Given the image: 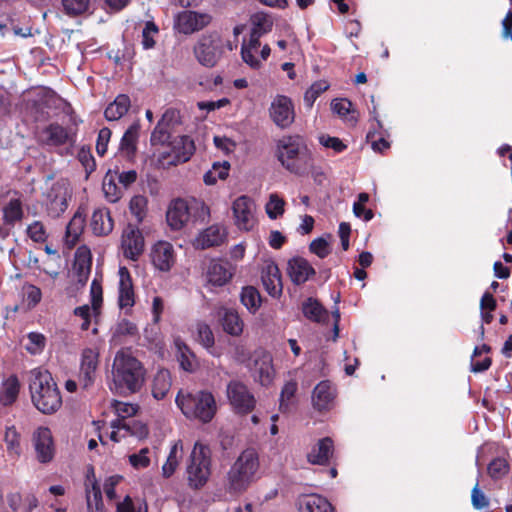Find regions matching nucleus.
<instances>
[{
    "label": "nucleus",
    "instance_id": "nucleus-4",
    "mask_svg": "<svg viewBox=\"0 0 512 512\" xmlns=\"http://www.w3.org/2000/svg\"><path fill=\"white\" fill-rule=\"evenodd\" d=\"M29 388L32 403L43 414H52L61 407L60 391L47 370H32Z\"/></svg>",
    "mask_w": 512,
    "mask_h": 512
},
{
    "label": "nucleus",
    "instance_id": "nucleus-21",
    "mask_svg": "<svg viewBox=\"0 0 512 512\" xmlns=\"http://www.w3.org/2000/svg\"><path fill=\"white\" fill-rule=\"evenodd\" d=\"M336 390L330 381H321L316 385L312 393L313 406L319 410H329L334 402Z\"/></svg>",
    "mask_w": 512,
    "mask_h": 512
},
{
    "label": "nucleus",
    "instance_id": "nucleus-38",
    "mask_svg": "<svg viewBox=\"0 0 512 512\" xmlns=\"http://www.w3.org/2000/svg\"><path fill=\"white\" fill-rule=\"evenodd\" d=\"M183 457V444L181 440L174 442L171 446L166 462L162 466V475L165 478L171 477L176 471L180 460Z\"/></svg>",
    "mask_w": 512,
    "mask_h": 512
},
{
    "label": "nucleus",
    "instance_id": "nucleus-27",
    "mask_svg": "<svg viewBox=\"0 0 512 512\" xmlns=\"http://www.w3.org/2000/svg\"><path fill=\"white\" fill-rule=\"evenodd\" d=\"M90 228L96 236H106L113 230V220L107 208H97L90 219Z\"/></svg>",
    "mask_w": 512,
    "mask_h": 512
},
{
    "label": "nucleus",
    "instance_id": "nucleus-47",
    "mask_svg": "<svg viewBox=\"0 0 512 512\" xmlns=\"http://www.w3.org/2000/svg\"><path fill=\"white\" fill-rule=\"evenodd\" d=\"M240 300L252 314H255L261 305V296L258 290L253 286H246L242 289Z\"/></svg>",
    "mask_w": 512,
    "mask_h": 512
},
{
    "label": "nucleus",
    "instance_id": "nucleus-63",
    "mask_svg": "<svg viewBox=\"0 0 512 512\" xmlns=\"http://www.w3.org/2000/svg\"><path fill=\"white\" fill-rule=\"evenodd\" d=\"M158 33V27L151 21L146 22L142 31V45L145 49L153 48L155 45L154 36Z\"/></svg>",
    "mask_w": 512,
    "mask_h": 512
},
{
    "label": "nucleus",
    "instance_id": "nucleus-37",
    "mask_svg": "<svg viewBox=\"0 0 512 512\" xmlns=\"http://www.w3.org/2000/svg\"><path fill=\"white\" fill-rule=\"evenodd\" d=\"M171 388V375L166 369H160L154 376L152 383V395L161 400L166 397Z\"/></svg>",
    "mask_w": 512,
    "mask_h": 512
},
{
    "label": "nucleus",
    "instance_id": "nucleus-61",
    "mask_svg": "<svg viewBox=\"0 0 512 512\" xmlns=\"http://www.w3.org/2000/svg\"><path fill=\"white\" fill-rule=\"evenodd\" d=\"M147 200L145 197L137 195L130 201V212L138 221H142L146 213Z\"/></svg>",
    "mask_w": 512,
    "mask_h": 512
},
{
    "label": "nucleus",
    "instance_id": "nucleus-3",
    "mask_svg": "<svg viewBox=\"0 0 512 512\" xmlns=\"http://www.w3.org/2000/svg\"><path fill=\"white\" fill-rule=\"evenodd\" d=\"M277 159L290 173L302 176L313 166V154L300 135H286L277 141Z\"/></svg>",
    "mask_w": 512,
    "mask_h": 512
},
{
    "label": "nucleus",
    "instance_id": "nucleus-16",
    "mask_svg": "<svg viewBox=\"0 0 512 512\" xmlns=\"http://www.w3.org/2000/svg\"><path fill=\"white\" fill-rule=\"evenodd\" d=\"M121 246L124 256L131 260H136L144 250V239L140 230L129 224L123 230Z\"/></svg>",
    "mask_w": 512,
    "mask_h": 512
},
{
    "label": "nucleus",
    "instance_id": "nucleus-31",
    "mask_svg": "<svg viewBox=\"0 0 512 512\" xmlns=\"http://www.w3.org/2000/svg\"><path fill=\"white\" fill-rule=\"evenodd\" d=\"M223 330L231 336H240L244 329V322L238 312L231 308H221L219 312Z\"/></svg>",
    "mask_w": 512,
    "mask_h": 512
},
{
    "label": "nucleus",
    "instance_id": "nucleus-11",
    "mask_svg": "<svg viewBox=\"0 0 512 512\" xmlns=\"http://www.w3.org/2000/svg\"><path fill=\"white\" fill-rule=\"evenodd\" d=\"M169 149L170 152L168 153L167 161L165 162L166 151L163 152L160 161L162 164L177 165L179 163H184L191 158L195 151V144L189 136H177L169 142Z\"/></svg>",
    "mask_w": 512,
    "mask_h": 512
},
{
    "label": "nucleus",
    "instance_id": "nucleus-49",
    "mask_svg": "<svg viewBox=\"0 0 512 512\" xmlns=\"http://www.w3.org/2000/svg\"><path fill=\"white\" fill-rule=\"evenodd\" d=\"M66 15L74 17L86 13L90 7V0H61Z\"/></svg>",
    "mask_w": 512,
    "mask_h": 512
},
{
    "label": "nucleus",
    "instance_id": "nucleus-64",
    "mask_svg": "<svg viewBox=\"0 0 512 512\" xmlns=\"http://www.w3.org/2000/svg\"><path fill=\"white\" fill-rule=\"evenodd\" d=\"M117 512H147L146 504L135 506L130 496H126L123 501L117 503Z\"/></svg>",
    "mask_w": 512,
    "mask_h": 512
},
{
    "label": "nucleus",
    "instance_id": "nucleus-56",
    "mask_svg": "<svg viewBox=\"0 0 512 512\" xmlns=\"http://www.w3.org/2000/svg\"><path fill=\"white\" fill-rule=\"evenodd\" d=\"M171 135L169 132V128L166 126H163L160 123H157L156 127L151 133L150 142L152 145H165L169 147V142Z\"/></svg>",
    "mask_w": 512,
    "mask_h": 512
},
{
    "label": "nucleus",
    "instance_id": "nucleus-30",
    "mask_svg": "<svg viewBox=\"0 0 512 512\" xmlns=\"http://www.w3.org/2000/svg\"><path fill=\"white\" fill-rule=\"evenodd\" d=\"M91 271V255L86 247H80L76 251L75 261L73 264V273L79 284L84 285Z\"/></svg>",
    "mask_w": 512,
    "mask_h": 512
},
{
    "label": "nucleus",
    "instance_id": "nucleus-24",
    "mask_svg": "<svg viewBox=\"0 0 512 512\" xmlns=\"http://www.w3.org/2000/svg\"><path fill=\"white\" fill-rule=\"evenodd\" d=\"M297 506L299 512H334L330 502L318 494L299 496Z\"/></svg>",
    "mask_w": 512,
    "mask_h": 512
},
{
    "label": "nucleus",
    "instance_id": "nucleus-29",
    "mask_svg": "<svg viewBox=\"0 0 512 512\" xmlns=\"http://www.w3.org/2000/svg\"><path fill=\"white\" fill-rule=\"evenodd\" d=\"M334 444L331 438L325 437L311 449L307 455L308 462L316 465H325L333 455Z\"/></svg>",
    "mask_w": 512,
    "mask_h": 512
},
{
    "label": "nucleus",
    "instance_id": "nucleus-55",
    "mask_svg": "<svg viewBox=\"0 0 512 512\" xmlns=\"http://www.w3.org/2000/svg\"><path fill=\"white\" fill-rule=\"evenodd\" d=\"M285 201L277 194H271L266 204V213L271 219H277L284 213Z\"/></svg>",
    "mask_w": 512,
    "mask_h": 512
},
{
    "label": "nucleus",
    "instance_id": "nucleus-46",
    "mask_svg": "<svg viewBox=\"0 0 512 512\" xmlns=\"http://www.w3.org/2000/svg\"><path fill=\"white\" fill-rule=\"evenodd\" d=\"M20 384L15 376L9 377L0 392V402L4 406L11 405L18 397Z\"/></svg>",
    "mask_w": 512,
    "mask_h": 512
},
{
    "label": "nucleus",
    "instance_id": "nucleus-48",
    "mask_svg": "<svg viewBox=\"0 0 512 512\" xmlns=\"http://www.w3.org/2000/svg\"><path fill=\"white\" fill-rule=\"evenodd\" d=\"M23 217L22 203L19 199H11L3 207V221L5 224L13 226Z\"/></svg>",
    "mask_w": 512,
    "mask_h": 512
},
{
    "label": "nucleus",
    "instance_id": "nucleus-18",
    "mask_svg": "<svg viewBox=\"0 0 512 512\" xmlns=\"http://www.w3.org/2000/svg\"><path fill=\"white\" fill-rule=\"evenodd\" d=\"M151 260L156 269L163 272L169 271L175 263L172 244L166 241L157 242L152 248Z\"/></svg>",
    "mask_w": 512,
    "mask_h": 512
},
{
    "label": "nucleus",
    "instance_id": "nucleus-59",
    "mask_svg": "<svg viewBox=\"0 0 512 512\" xmlns=\"http://www.w3.org/2000/svg\"><path fill=\"white\" fill-rule=\"evenodd\" d=\"M309 250L311 253L317 255L319 258L323 259L327 257L331 252V247L329 242L324 237H319L314 239L310 245Z\"/></svg>",
    "mask_w": 512,
    "mask_h": 512
},
{
    "label": "nucleus",
    "instance_id": "nucleus-17",
    "mask_svg": "<svg viewBox=\"0 0 512 512\" xmlns=\"http://www.w3.org/2000/svg\"><path fill=\"white\" fill-rule=\"evenodd\" d=\"M210 21L211 17L208 14L184 11L178 14L176 26L179 32L183 34H191L207 26Z\"/></svg>",
    "mask_w": 512,
    "mask_h": 512
},
{
    "label": "nucleus",
    "instance_id": "nucleus-42",
    "mask_svg": "<svg viewBox=\"0 0 512 512\" xmlns=\"http://www.w3.org/2000/svg\"><path fill=\"white\" fill-rule=\"evenodd\" d=\"M352 106V103L345 98L334 99L331 102V109L334 113H336L348 124L355 125L357 122V116H355V112L353 111Z\"/></svg>",
    "mask_w": 512,
    "mask_h": 512
},
{
    "label": "nucleus",
    "instance_id": "nucleus-1",
    "mask_svg": "<svg viewBox=\"0 0 512 512\" xmlns=\"http://www.w3.org/2000/svg\"><path fill=\"white\" fill-rule=\"evenodd\" d=\"M111 373V390L123 396L139 392L146 379L143 364L127 350L115 354Z\"/></svg>",
    "mask_w": 512,
    "mask_h": 512
},
{
    "label": "nucleus",
    "instance_id": "nucleus-25",
    "mask_svg": "<svg viewBox=\"0 0 512 512\" xmlns=\"http://www.w3.org/2000/svg\"><path fill=\"white\" fill-rule=\"evenodd\" d=\"M226 239V231L220 225H212L201 232L195 240V246L207 249L221 245Z\"/></svg>",
    "mask_w": 512,
    "mask_h": 512
},
{
    "label": "nucleus",
    "instance_id": "nucleus-10",
    "mask_svg": "<svg viewBox=\"0 0 512 512\" xmlns=\"http://www.w3.org/2000/svg\"><path fill=\"white\" fill-rule=\"evenodd\" d=\"M269 116L278 128L290 127L295 120V108L292 100L285 95H277L270 104Z\"/></svg>",
    "mask_w": 512,
    "mask_h": 512
},
{
    "label": "nucleus",
    "instance_id": "nucleus-39",
    "mask_svg": "<svg viewBox=\"0 0 512 512\" xmlns=\"http://www.w3.org/2000/svg\"><path fill=\"white\" fill-rule=\"evenodd\" d=\"M302 312L307 319L316 323H322L328 319V311L313 298L303 302Z\"/></svg>",
    "mask_w": 512,
    "mask_h": 512
},
{
    "label": "nucleus",
    "instance_id": "nucleus-5",
    "mask_svg": "<svg viewBox=\"0 0 512 512\" xmlns=\"http://www.w3.org/2000/svg\"><path fill=\"white\" fill-rule=\"evenodd\" d=\"M175 401L187 418L197 419L203 423L210 422L217 410L214 396L207 391L195 394L180 391Z\"/></svg>",
    "mask_w": 512,
    "mask_h": 512
},
{
    "label": "nucleus",
    "instance_id": "nucleus-57",
    "mask_svg": "<svg viewBox=\"0 0 512 512\" xmlns=\"http://www.w3.org/2000/svg\"><path fill=\"white\" fill-rule=\"evenodd\" d=\"M198 340L201 345L206 348L210 353H213L211 349L214 346V335L211 328L204 323L198 324L197 326Z\"/></svg>",
    "mask_w": 512,
    "mask_h": 512
},
{
    "label": "nucleus",
    "instance_id": "nucleus-52",
    "mask_svg": "<svg viewBox=\"0 0 512 512\" xmlns=\"http://www.w3.org/2000/svg\"><path fill=\"white\" fill-rule=\"evenodd\" d=\"M329 88L325 80L314 82L304 94V103L307 107H312L316 99Z\"/></svg>",
    "mask_w": 512,
    "mask_h": 512
},
{
    "label": "nucleus",
    "instance_id": "nucleus-40",
    "mask_svg": "<svg viewBox=\"0 0 512 512\" xmlns=\"http://www.w3.org/2000/svg\"><path fill=\"white\" fill-rule=\"evenodd\" d=\"M130 107V99L127 95L121 94L116 97L105 109L104 115L108 121H116L125 115Z\"/></svg>",
    "mask_w": 512,
    "mask_h": 512
},
{
    "label": "nucleus",
    "instance_id": "nucleus-43",
    "mask_svg": "<svg viewBox=\"0 0 512 512\" xmlns=\"http://www.w3.org/2000/svg\"><path fill=\"white\" fill-rule=\"evenodd\" d=\"M250 21L252 25L250 35H257L259 38L270 32L273 26L272 18L264 12L254 13Z\"/></svg>",
    "mask_w": 512,
    "mask_h": 512
},
{
    "label": "nucleus",
    "instance_id": "nucleus-13",
    "mask_svg": "<svg viewBox=\"0 0 512 512\" xmlns=\"http://www.w3.org/2000/svg\"><path fill=\"white\" fill-rule=\"evenodd\" d=\"M71 197L69 186L65 181L55 182L46 193V205L48 214L54 218L59 217L68 208V200Z\"/></svg>",
    "mask_w": 512,
    "mask_h": 512
},
{
    "label": "nucleus",
    "instance_id": "nucleus-14",
    "mask_svg": "<svg viewBox=\"0 0 512 512\" xmlns=\"http://www.w3.org/2000/svg\"><path fill=\"white\" fill-rule=\"evenodd\" d=\"M113 431L110 439L119 442L122 438L132 436L137 439H144L148 436V428L146 424L135 419H116L111 422Z\"/></svg>",
    "mask_w": 512,
    "mask_h": 512
},
{
    "label": "nucleus",
    "instance_id": "nucleus-26",
    "mask_svg": "<svg viewBox=\"0 0 512 512\" xmlns=\"http://www.w3.org/2000/svg\"><path fill=\"white\" fill-rule=\"evenodd\" d=\"M262 282L272 297H279L282 294L283 285L281 273L278 266L274 263H269L262 272Z\"/></svg>",
    "mask_w": 512,
    "mask_h": 512
},
{
    "label": "nucleus",
    "instance_id": "nucleus-34",
    "mask_svg": "<svg viewBox=\"0 0 512 512\" xmlns=\"http://www.w3.org/2000/svg\"><path fill=\"white\" fill-rule=\"evenodd\" d=\"M260 47V38L257 35H250L249 40H245L241 46L242 60L253 69H258L261 66V61L256 58Z\"/></svg>",
    "mask_w": 512,
    "mask_h": 512
},
{
    "label": "nucleus",
    "instance_id": "nucleus-36",
    "mask_svg": "<svg viewBox=\"0 0 512 512\" xmlns=\"http://www.w3.org/2000/svg\"><path fill=\"white\" fill-rule=\"evenodd\" d=\"M85 226V214L78 210L66 227L65 241L69 246H74Z\"/></svg>",
    "mask_w": 512,
    "mask_h": 512
},
{
    "label": "nucleus",
    "instance_id": "nucleus-44",
    "mask_svg": "<svg viewBox=\"0 0 512 512\" xmlns=\"http://www.w3.org/2000/svg\"><path fill=\"white\" fill-rule=\"evenodd\" d=\"M139 125L133 124L131 125L120 141L119 149L122 153H124L127 157L132 156L136 151V143L138 139Z\"/></svg>",
    "mask_w": 512,
    "mask_h": 512
},
{
    "label": "nucleus",
    "instance_id": "nucleus-58",
    "mask_svg": "<svg viewBox=\"0 0 512 512\" xmlns=\"http://www.w3.org/2000/svg\"><path fill=\"white\" fill-rule=\"evenodd\" d=\"M189 201L191 210V218L195 220L204 221L209 216V208L205 205V203L201 200L192 198Z\"/></svg>",
    "mask_w": 512,
    "mask_h": 512
},
{
    "label": "nucleus",
    "instance_id": "nucleus-28",
    "mask_svg": "<svg viewBox=\"0 0 512 512\" xmlns=\"http://www.w3.org/2000/svg\"><path fill=\"white\" fill-rule=\"evenodd\" d=\"M118 303L121 309L131 308L135 303L132 280L126 267H121L119 269Z\"/></svg>",
    "mask_w": 512,
    "mask_h": 512
},
{
    "label": "nucleus",
    "instance_id": "nucleus-15",
    "mask_svg": "<svg viewBox=\"0 0 512 512\" xmlns=\"http://www.w3.org/2000/svg\"><path fill=\"white\" fill-rule=\"evenodd\" d=\"M37 460L41 463L50 462L55 454L52 433L47 427H38L32 436Z\"/></svg>",
    "mask_w": 512,
    "mask_h": 512
},
{
    "label": "nucleus",
    "instance_id": "nucleus-50",
    "mask_svg": "<svg viewBox=\"0 0 512 512\" xmlns=\"http://www.w3.org/2000/svg\"><path fill=\"white\" fill-rule=\"evenodd\" d=\"M4 441L10 456L18 457L21 454L20 435L15 427H7Z\"/></svg>",
    "mask_w": 512,
    "mask_h": 512
},
{
    "label": "nucleus",
    "instance_id": "nucleus-9",
    "mask_svg": "<svg viewBox=\"0 0 512 512\" xmlns=\"http://www.w3.org/2000/svg\"><path fill=\"white\" fill-rule=\"evenodd\" d=\"M252 361L250 371L253 379L262 386L271 385L275 377L272 355L263 349H258L253 353Z\"/></svg>",
    "mask_w": 512,
    "mask_h": 512
},
{
    "label": "nucleus",
    "instance_id": "nucleus-45",
    "mask_svg": "<svg viewBox=\"0 0 512 512\" xmlns=\"http://www.w3.org/2000/svg\"><path fill=\"white\" fill-rule=\"evenodd\" d=\"M298 390L297 381L294 379H290L285 382L284 386L281 389L280 399H279V409L282 412H286L289 410L291 405H293L295 401L296 392Z\"/></svg>",
    "mask_w": 512,
    "mask_h": 512
},
{
    "label": "nucleus",
    "instance_id": "nucleus-2",
    "mask_svg": "<svg viewBox=\"0 0 512 512\" xmlns=\"http://www.w3.org/2000/svg\"><path fill=\"white\" fill-rule=\"evenodd\" d=\"M260 468L258 452L254 448L243 450L226 473V491L232 495L244 493L260 478Z\"/></svg>",
    "mask_w": 512,
    "mask_h": 512
},
{
    "label": "nucleus",
    "instance_id": "nucleus-7",
    "mask_svg": "<svg viewBox=\"0 0 512 512\" xmlns=\"http://www.w3.org/2000/svg\"><path fill=\"white\" fill-rule=\"evenodd\" d=\"M224 40L218 33L202 35L193 47L196 60L204 67L217 65L224 54Z\"/></svg>",
    "mask_w": 512,
    "mask_h": 512
},
{
    "label": "nucleus",
    "instance_id": "nucleus-23",
    "mask_svg": "<svg viewBox=\"0 0 512 512\" xmlns=\"http://www.w3.org/2000/svg\"><path fill=\"white\" fill-rule=\"evenodd\" d=\"M232 275L230 264L222 260L210 261L206 271L208 283L214 286L225 285L231 279Z\"/></svg>",
    "mask_w": 512,
    "mask_h": 512
},
{
    "label": "nucleus",
    "instance_id": "nucleus-51",
    "mask_svg": "<svg viewBox=\"0 0 512 512\" xmlns=\"http://www.w3.org/2000/svg\"><path fill=\"white\" fill-rule=\"evenodd\" d=\"M230 164L228 162L215 163L211 170L204 174V182L207 185H213L217 179L224 180L228 176Z\"/></svg>",
    "mask_w": 512,
    "mask_h": 512
},
{
    "label": "nucleus",
    "instance_id": "nucleus-8",
    "mask_svg": "<svg viewBox=\"0 0 512 512\" xmlns=\"http://www.w3.org/2000/svg\"><path fill=\"white\" fill-rule=\"evenodd\" d=\"M234 223L238 229L250 231L254 228L256 219V205L245 195L236 198L232 204Z\"/></svg>",
    "mask_w": 512,
    "mask_h": 512
},
{
    "label": "nucleus",
    "instance_id": "nucleus-22",
    "mask_svg": "<svg viewBox=\"0 0 512 512\" xmlns=\"http://www.w3.org/2000/svg\"><path fill=\"white\" fill-rule=\"evenodd\" d=\"M99 353L96 349L86 348L82 352L80 377L84 387L91 385L95 379L96 369L98 367Z\"/></svg>",
    "mask_w": 512,
    "mask_h": 512
},
{
    "label": "nucleus",
    "instance_id": "nucleus-60",
    "mask_svg": "<svg viewBox=\"0 0 512 512\" xmlns=\"http://www.w3.org/2000/svg\"><path fill=\"white\" fill-rule=\"evenodd\" d=\"M27 235L31 240L38 243L46 241L48 235L42 222L34 221L27 227Z\"/></svg>",
    "mask_w": 512,
    "mask_h": 512
},
{
    "label": "nucleus",
    "instance_id": "nucleus-20",
    "mask_svg": "<svg viewBox=\"0 0 512 512\" xmlns=\"http://www.w3.org/2000/svg\"><path fill=\"white\" fill-rule=\"evenodd\" d=\"M287 273L294 284L300 285L308 281L311 276L315 275V269L308 260L296 256L288 261Z\"/></svg>",
    "mask_w": 512,
    "mask_h": 512
},
{
    "label": "nucleus",
    "instance_id": "nucleus-41",
    "mask_svg": "<svg viewBox=\"0 0 512 512\" xmlns=\"http://www.w3.org/2000/svg\"><path fill=\"white\" fill-rule=\"evenodd\" d=\"M45 141L48 145L60 146L69 141V134L63 126L53 123L43 131Z\"/></svg>",
    "mask_w": 512,
    "mask_h": 512
},
{
    "label": "nucleus",
    "instance_id": "nucleus-12",
    "mask_svg": "<svg viewBox=\"0 0 512 512\" xmlns=\"http://www.w3.org/2000/svg\"><path fill=\"white\" fill-rule=\"evenodd\" d=\"M227 397L230 404L238 413L251 412L256 404L253 394L248 387L240 381H231L227 386Z\"/></svg>",
    "mask_w": 512,
    "mask_h": 512
},
{
    "label": "nucleus",
    "instance_id": "nucleus-35",
    "mask_svg": "<svg viewBox=\"0 0 512 512\" xmlns=\"http://www.w3.org/2000/svg\"><path fill=\"white\" fill-rule=\"evenodd\" d=\"M102 189L105 198L111 202L116 203L124 194V189L116 179V172L108 171L102 183Z\"/></svg>",
    "mask_w": 512,
    "mask_h": 512
},
{
    "label": "nucleus",
    "instance_id": "nucleus-19",
    "mask_svg": "<svg viewBox=\"0 0 512 512\" xmlns=\"http://www.w3.org/2000/svg\"><path fill=\"white\" fill-rule=\"evenodd\" d=\"M189 201L176 199L171 202L167 211V222L172 229H181L191 218Z\"/></svg>",
    "mask_w": 512,
    "mask_h": 512
},
{
    "label": "nucleus",
    "instance_id": "nucleus-33",
    "mask_svg": "<svg viewBox=\"0 0 512 512\" xmlns=\"http://www.w3.org/2000/svg\"><path fill=\"white\" fill-rule=\"evenodd\" d=\"M91 473H93V470ZM85 485L88 512H105L104 504L102 501V492L99 484L94 478V474H92V478L87 475V481Z\"/></svg>",
    "mask_w": 512,
    "mask_h": 512
},
{
    "label": "nucleus",
    "instance_id": "nucleus-54",
    "mask_svg": "<svg viewBox=\"0 0 512 512\" xmlns=\"http://www.w3.org/2000/svg\"><path fill=\"white\" fill-rule=\"evenodd\" d=\"M45 343L46 339L43 334L30 332L27 335V343L24 346L30 354L36 355L43 351Z\"/></svg>",
    "mask_w": 512,
    "mask_h": 512
},
{
    "label": "nucleus",
    "instance_id": "nucleus-53",
    "mask_svg": "<svg viewBox=\"0 0 512 512\" xmlns=\"http://www.w3.org/2000/svg\"><path fill=\"white\" fill-rule=\"evenodd\" d=\"M487 471H488L489 476L492 479H494V480L501 479L508 473L509 464L506 461V459L498 457V458L493 459L489 463V465L487 467Z\"/></svg>",
    "mask_w": 512,
    "mask_h": 512
},
{
    "label": "nucleus",
    "instance_id": "nucleus-6",
    "mask_svg": "<svg viewBox=\"0 0 512 512\" xmlns=\"http://www.w3.org/2000/svg\"><path fill=\"white\" fill-rule=\"evenodd\" d=\"M212 453L208 445L197 441L187 461L186 474L190 488L198 490L211 476Z\"/></svg>",
    "mask_w": 512,
    "mask_h": 512
},
{
    "label": "nucleus",
    "instance_id": "nucleus-32",
    "mask_svg": "<svg viewBox=\"0 0 512 512\" xmlns=\"http://www.w3.org/2000/svg\"><path fill=\"white\" fill-rule=\"evenodd\" d=\"M174 346L180 367L187 372L195 371L198 367V361L188 345L180 337H176L174 339Z\"/></svg>",
    "mask_w": 512,
    "mask_h": 512
},
{
    "label": "nucleus",
    "instance_id": "nucleus-62",
    "mask_svg": "<svg viewBox=\"0 0 512 512\" xmlns=\"http://www.w3.org/2000/svg\"><path fill=\"white\" fill-rule=\"evenodd\" d=\"M149 448H142L138 453L129 456V463L136 469H143L150 465V458L148 456Z\"/></svg>",
    "mask_w": 512,
    "mask_h": 512
}]
</instances>
